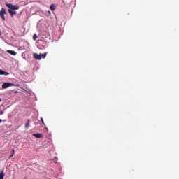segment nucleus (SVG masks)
<instances>
[{"label": "nucleus", "instance_id": "3", "mask_svg": "<svg viewBox=\"0 0 179 179\" xmlns=\"http://www.w3.org/2000/svg\"><path fill=\"white\" fill-rule=\"evenodd\" d=\"M5 15H6V9L2 8L0 11V16L3 20H6Z\"/></svg>", "mask_w": 179, "mask_h": 179}, {"label": "nucleus", "instance_id": "8", "mask_svg": "<svg viewBox=\"0 0 179 179\" xmlns=\"http://www.w3.org/2000/svg\"><path fill=\"white\" fill-rule=\"evenodd\" d=\"M5 177V173L3 172V170L0 171V179H3Z\"/></svg>", "mask_w": 179, "mask_h": 179}, {"label": "nucleus", "instance_id": "12", "mask_svg": "<svg viewBox=\"0 0 179 179\" xmlns=\"http://www.w3.org/2000/svg\"><path fill=\"white\" fill-rule=\"evenodd\" d=\"M50 10H55V7H54V4H52V5L50 6Z\"/></svg>", "mask_w": 179, "mask_h": 179}, {"label": "nucleus", "instance_id": "18", "mask_svg": "<svg viewBox=\"0 0 179 179\" xmlns=\"http://www.w3.org/2000/svg\"><path fill=\"white\" fill-rule=\"evenodd\" d=\"M1 101H2V99L0 98V103H1Z\"/></svg>", "mask_w": 179, "mask_h": 179}, {"label": "nucleus", "instance_id": "15", "mask_svg": "<svg viewBox=\"0 0 179 179\" xmlns=\"http://www.w3.org/2000/svg\"><path fill=\"white\" fill-rule=\"evenodd\" d=\"M14 155L15 154H12L11 155H10L9 159H12V157H13Z\"/></svg>", "mask_w": 179, "mask_h": 179}, {"label": "nucleus", "instance_id": "17", "mask_svg": "<svg viewBox=\"0 0 179 179\" xmlns=\"http://www.w3.org/2000/svg\"><path fill=\"white\" fill-rule=\"evenodd\" d=\"M1 122H2V120L1 119H0V124H1Z\"/></svg>", "mask_w": 179, "mask_h": 179}, {"label": "nucleus", "instance_id": "1", "mask_svg": "<svg viewBox=\"0 0 179 179\" xmlns=\"http://www.w3.org/2000/svg\"><path fill=\"white\" fill-rule=\"evenodd\" d=\"M33 57L35 59H37L38 61H41V59L43 58H45L47 57V53H40L39 55L37 53H34Z\"/></svg>", "mask_w": 179, "mask_h": 179}, {"label": "nucleus", "instance_id": "5", "mask_svg": "<svg viewBox=\"0 0 179 179\" xmlns=\"http://www.w3.org/2000/svg\"><path fill=\"white\" fill-rule=\"evenodd\" d=\"M33 136H34L35 138H37L38 139H40V138H43V134H33Z\"/></svg>", "mask_w": 179, "mask_h": 179}, {"label": "nucleus", "instance_id": "11", "mask_svg": "<svg viewBox=\"0 0 179 179\" xmlns=\"http://www.w3.org/2000/svg\"><path fill=\"white\" fill-rule=\"evenodd\" d=\"M33 40L36 41L37 40V34H34L33 36Z\"/></svg>", "mask_w": 179, "mask_h": 179}, {"label": "nucleus", "instance_id": "4", "mask_svg": "<svg viewBox=\"0 0 179 179\" xmlns=\"http://www.w3.org/2000/svg\"><path fill=\"white\" fill-rule=\"evenodd\" d=\"M10 86H15V84L12 83H4L1 87L2 89H8V87H10Z\"/></svg>", "mask_w": 179, "mask_h": 179}, {"label": "nucleus", "instance_id": "16", "mask_svg": "<svg viewBox=\"0 0 179 179\" xmlns=\"http://www.w3.org/2000/svg\"><path fill=\"white\" fill-rule=\"evenodd\" d=\"M12 154L15 155V149L12 150Z\"/></svg>", "mask_w": 179, "mask_h": 179}, {"label": "nucleus", "instance_id": "7", "mask_svg": "<svg viewBox=\"0 0 179 179\" xmlns=\"http://www.w3.org/2000/svg\"><path fill=\"white\" fill-rule=\"evenodd\" d=\"M0 75H5L6 76H8V75H9V73L3 70H0Z\"/></svg>", "mask_w": 179, "mask_h": 179}, {"label": "nucleus", "instance_id": "6", "mask_svg": "<svg viewBox=\"0 0 179 179\" xmlns=\"http://www.w3.org/2000/svg\"><path fill=\"white\" fill-rule=\"evenodd\" d=\"M8 12H10L12 17H13V16H15V15H16V11H15L14 10L8 9Z\"/></svg>", "mask_w": 179, "mask_h": 179}, {"label": "nucleus", "instance_id": "10", "mask_svg": "<svg viewBox=\"0 0 179 179\" xmlns=\"http://www.w3.org/2000/svg\"><path fill=\"white\" fill-rule=\"evenodd\" d=\"M29 127H30V120H28L25 124V128H29Z\"/></svg>", "mask_w": 179, "mask_h": 179}, {"label": "nucleus", "instance_id": "14", "mask_svg": "<svg viewBox=\"0 0 179 179\" xmlns=\"http://www.w3.org/2000/svg\"><path fill=\"white\" fill-rule=\"evenodd\" d=\"M41 121L42 122V124H43V125H45V124L44 123V120L43 119V117L41 118Z\"/></svg>", "mask_w": 179, "mask_h": 179}, {"label": "nucleus", "instance_id": "2", "mask_svg": "<svg viewBox=\"0 0 179 179\" xmlns=\"http://www.w3.org/2000/svg\"><path fill=\"white\" fill-rule=\"evenodd\" d=\"M6 7L9 8L10 10H17L19 9V7L15 5H13L12 3H6Z\"/></svg>", "mask_w": 179, "mask_h": 179}, {"label": "nucleus", "instance_id": "19", "mask_svg": "<svg viewBox=\"0 0 179 179\" xmlns=\"http://www.w3.org/2000/svg\"><path fill=\"white\" fill-rule=\"evenodd\" d=\"M0 36H1V31H0Z\"/></svg>", "mask_w": 179, "mask_h": 179}, {"label": "nucleus", "instance_id": "13", "mask_svg": "<svg viewBox=\"0 0 179 179\" xmlns=\"http://www.w3.org/2000/svg\"><path fill=\"white\" fill-rule=\"evenodd\" d=\"M53 162H54L55 163H57V162H58V158L55 157L54 159H53Z\"/></svg>", "mask_w": 179, "mask_h": 179}, {"label": "nucleus", "instance_id": "9", "mask_svg": "<svg viewBox=\"0 0 179 179\" xmlns=\"http://www.w3.org/2000/svg\"><path fill=\"white\" fill-rule=\"evenodd\" d=\"M7 52L8 54H10L11 55H16V52H15L14 50H7Z\"/></svg>", "mask_w": 179, "mask_h": 179}]
</instances>
